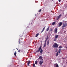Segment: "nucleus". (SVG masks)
<instances>
[{"mask_svg":"<svg viewBox=\"0 0 67 67\" xmlns=\"http://www.w3.org/2000/svg\"><path fill=\"white\" fill-rule=\"evenodd\" d=\"M58 47V44L56 43H54L53 46V47L55 48H57Z\"/></svg>","mask_w":67,"mask_h":67,"instance_id":"nucleus-1","label":"nucleus"},{"mask_svg":"<svg viewBox=\"0 0 67 67\" xmlns=\"http://www.w3.org/2000/svg\"><path fill=\"white\" fill-rule=\"evenodd\" d=\"M43 60L42 59L39 61V64L40 65V66H41L43 64Z\"/></svg>","mask_w":67,"mask_h":67,"instance_id":"nucleus-2","label":"nucleus"},{"mask_svg":"<svg viewBox=\"0 0 67 67\" xmlns=\"http://www.w3.org/2000/svg\"><path fill=\"white\" fill-rule=\"evenodd\" d=\"M41 47H42V46H40V47L39 48V49L36 52V53H37L38 52H40V51L41 50Z\"/></svg>","mask_w":67,"mask_h":67,"instance_id":"nucleus-3","label":"nucleus"},{"mask_svg":"<svg viewBox=\"0 0 67 67\" xmlns=\"http://www.w3.org/2000/svg\"><path fill=\"white\" fill-rule=\"evenodd\" d=\"M67 25V23L65 22V23H64L63 24V25L62 26V27H65Z\"/></svg>","mask_w":67,"mask_h":67,"instance_id":"nucleus-4","label":"nucleus"},{"mask_svg":"<svg viewBox=\"0 0 67 67\" xmlns=\"http://www.w3.org/2000/svg\"><path fill=\"white\" fill-rule=\"evenodd\" d=\"M62 24H63V23H62V22H60L59 23V25L58 26V27H60V26H61L62 25Z\"/></svg>","mask_w":67,"mask_h":67,"instance_id":"nucleus-5","label":"nucleus"},{"mask_svg":"<svg viewBox=\"0 0 67 67\" xmlns=\"http://www.w3.org/2000/svg\"><path fill=\"white\" fill-rule=\"evenodd\" d=\"M57 29H56L54 30V33L55 34H56L57 33Z\"/></svg>","mask_w":67,"mask_h":67,"instance_id":"nucleus-6","label":"nucleus"},{"mask_svg":"<svg viewBox=\"0 0 67 67\" xmlns=\"http://www.w3.org/2000/svg\"><path fill=\"white\" fill-rule=\"evenodd\" d=\"M30 62H31V61L30 60L28 61V63H27V66H29V65H30Z\"/></svg>","mask_w":67,"mask_h":67,"instance_id":"nucleus-7","label":"nucleus"},{"mask_svg":"<svg viewBox=\"0 0 67 67\" xmlns=\"http://www.w3.org/2000/svg\"><path fill=\"white\" fill-rule=\"evenodd\" d=\"M58 37V35H56L55 37V38H57Z\"/></svg>","mask_w":67,"mask_h":67,"instance_id":"nucleus-8","label":"nucleus"},{"mask_svg":"<svg viewBox=\"0 0 67 67\" xmlns=\"http://www.w3.org/2000/svg\"><path fill=\"white\" fill-rule=\"evenodd\" d=\"M45 27H44L43 29L42 30V31L41 32V33H42V32H43V31H44V30H45Z\"/></svg>","mask_w":67,"mask_h":67,"instance_id":"nucleus-9","label":"nucleus"},{"mask_svg":"<svg viewBox=\"0 0 67 67\" xmlns=\"http://www.w3.org/2000/svg\"><path fill=\"white\" fill-rule=\"evenodd\" d=\"M45 27H44L43 29L42 30V31L41 32V33H42V32H43V31H44V30H45Z\"/></svg>","mask_w":67,"mask_h":67,"instance_id":"nucleus-10","label":"nucleus"},{"mask_svg":"<svg viewBox=\"0 0 67 67\" xmlns=\"http://www.w3.org/2000/svg\"><path fill=\"white\" fill-rule=\"evenodd\" d=\"M16 52L15 51L14 53V55L15 57L16 56Z\"/></svg>","mask_w":67,"mask_h":67,"instance_id":"nucleus-11","label":"nucleus"},{"mask_svg":"<svg viewBox=\"0 0 67 67\" xmlns=\"http://www.w3.org/2000/svg\"><path fill=\"white\" fill-rule=\"evenodd\" d=\"M39 58L40 59H41V60L43 59H42V57L41 56H40L39 57Z\"/></svg>","mask_w":67,"mask_h":67,"instance_id":"nucleus-12","label":"nucleus"},{"mask_svg":"<svg viewBox=\"0 0 67 67\" xmlns=\"http://www.w3.org/2000/svg\"><path fill=\"white\" fill-rule=\"evenodd\" d=\"M42 52H43V49H41L40 51V53L41 54H42Z\"/></svg>","mask_w":67,"mask_h":67,"instance_id":"nucleus-13","label":"nucleus"},{"mask_svg":"<svg viewBox=\"0 0 67 67\" xmlns=\"http://www.w3.org/2000/svg\"><path fill=\"white\" fill-rule=\"evenodd\" d=\"M49 27H48L46 30L47 31H48V30H49Z\"/></svg>","mask_w":67,"mask_h":67,"instance_id":"nucleus-14","label":"nucleus"},{"mask_svg":"<svg viewBox=\"0 0 67 67\" xmlns=\"http://www.w3.org/2000/svg\"><path fill=\"white\" fill-rule=\"evenodd\" d=\"M55 24V22H54L52 24V25H54Z\"/></svg>","mask_w":67,"mask_h":67,"instance_id":"nucleus-15","label":"nucleus"},{"mask_svg":"<svg viewBox=\"0 0 67 67\" xmlns=\"http://www.w3.org/2000/svg\"><path fill=\"white\" fill-rule=\"evenodd\" d=\"M38 35H39V34H36L35 37H37V36H38Z\"/></svg>","mask_w":67,"mask_h":67,"instance_id":"nucleus-16","label":"nucleus"},{"mask_svg":"<svg viewBox=\"0 0 67 67\" xmlns=\"http://www.w3.org/2000/svg\"><path fill=\"white\" fill-rule=\"evenodd\" d=\"M49 40H48V41L47 42V45H48V44H49Z\"/></svg>","mask_w":67,"mask_h":67,"instance_id":"nucleus-17","label":"nucleus"},{"mask_svg":"<svg viewBox=\"0 0 67 67\" xmlns=\"http://www.w3.org/2000/svg\"><path fill=\"white\" fill-rule=\"evenodd\" d=\"M58 52H57L56 54V56H58Z\"/></svg>","mask_w":67,"mask_h":67,"instance_id":"nucleus-18","label":"nucleus"},{"mask_svg":"<svg viewBox=\"0 0 67 67\" xmlns=\"http://www.w3.org/2000/svg\"><path fill=\"white\" fill-rule=\"evenodd\" d=\"M21 40H22V39H19V43H20L21 42Z\"/></svg>","mask_w":67,"mask_h":67,"instance_id":"nucleus-19","label":"nucleus"},{"mask_svg":"<svg viewBox=\"0 0 67 67\" xmlns=\"http://www.w3.org/2000/svg\"><path fill=\"white\" fill-rule=\"evenodd\" d=\"M60 49H59L58 50V52L59 53H60V52H61Z\"/></svg>","mask_w":67,"mask_h":67,"instance_id":"nucleus-20","label":"nucleus"},{"mask_svg":"<svg viewBox=\"0 0 67 67\" xmlns=\"http://www.w3.org/2000/svg\"><path fill=\"white\" fill-rule=\"evenodd\" d=\"M55 67H59V66H58V65L57 64Z\"/></svg>","mask_w":67,"mask_h":67,"instance_id":"nucleus-21","label":"nucleus"},{"mask_svg":"<svg viewBox=\"0 0 67 67\" xmlns=\"http://www.w3.org/2000/svg\"><path fill=\"white\" fill-rule=\"evenodd\" d=\"M49 37H48V36H47V37L46 40H48V39Z\"/></svg>","mask_w":67,"mask_h":67,"instance_id":"nucleus-22","label":"nucleus"},{"mask_svg":"<svg viewBox=\"0 0 67 67\" xmlns=\"http://www.w3.org/2000/svg\"><path fill=\"white\" fill-rule=\"evenodd\" d=\"M37 61H36L35 62V64H37Z\"/></svg>","mask_w":67,"mask_h":67,"instance_id":"nucleus-23","label":"nucleus"},{"mask_svg":"<svg viewBox=\"0 0 67 67\" xmlns=\"http://www.w3.org/2000/svg\"><path fill=\"white\" fill-rule=\"evenodd\" d=\"M54 41H56V38H55L53 40Z\"/></svg>","mask_w":67,"mask_h":67,"instance_id":"nucleus-24","label":"nucleus"},{"mask_svg":"<svg viewBox=\"0 0 67 67\" xmlns=\"http://www.w3.org/2000/svg\"><path fill=\"white\" fill-rule=\"evenodd\" d=\"M41 11H42V10L41 9H40L39 11V12H41Z\"/></svg>","mask_w":67,"mask_h":67,"instance_id":"nucleus-25","label":"nucleus"},{"mask_svg":"<svg viewBox=\"0 0 67 67\" xmlns=\"http://www.w3.org/2000/svg\"><path fill=\"white\" fill-rule=\"evenodd\" d=\"M33 67H35V64L34 63L33 64Z\"/></svg>","mask_w":67,"mask_h":67,"instance_id":"nucleus-26","label":"nucleus"},{"mask_svg":"<svg viewBox=\"0 0 67 67\" xmlns=\"http://www.w3.org/2000/svg\"><path fill=\"white\" fill-rule=\"evenodd\" d=\"M46 42H47V40H46L45 41L44 44H46Z\"/></svg>","mask_w":67,"mask_h":67,"instance_id":"nucleus-27","label":"nucleus"},{"mask_svg":"<svg viewBox=\"0 0 67 67\" xmlns=\"http://www.w3.org/2000/svg\"><path fill=\"white\" fill-rule=\"evenodd\" d=\"M46 44H45V43H44V46H43V47H45V46H46Z\"/></svg>","mask_w":67,"mask_h":67,"instance_id":"nucleus-28","label":"nucleus"},{"mask_svg":"<svg viewBox=\"0 0 67 67\" xmlns=\"http://www.w3.org/2000/svg\"><path fill=\"white\" fill-rule=\"evenodd\" d=\"M59 48H62V46H60L59 47Z\"/></svg>","mask_w":67,"mask_h":67,"instance_id":"nucleus-29","label":"nucleus"},{"mask_svg":"<svg viewBox=\"0 0 67 67\" xmlns=\"http://www.w3.org/2000/svg\"><path fill=\"white\" fill-rule=\"evenodd\" d=\"M61 16H62V15H60L59 16H58V17H61Z\"/></svg>","mask_w":67,"mask_h":67,"instance_id":"nucleus-30","label":"nucleus"},{"mask_svg":"<svg viewBox=\"0 0 67 67\" xmlns=\"http://www.w3.org/2000/svg\"><path fill=\"white\" fill-rule=\"evenodd\" d=\"M18 52H20V50H19L18 51Z\"/></svg>","mask_w":67,"mask_h":67,"instance_id":"nucleus-31","label":"nucleus"},{"mask_svg":"<svg viewBox=\"0 0 67 67\" xmlns=\"http://www.w3.org/2000/svg\"><path fill=\"white\" fill-rule=\"evenodd\" d=\"M37 15V14H35V16H36Z\"/></svg>","mask_w":67,"mask_h":67,"instance_id":"nucleus-32","label":"nucleus"},{"mask_svg":"<svg viewBox=\"0 0 67 67\" xmlns=\"http://www.w3.org/2000/svg\"><path fill=\"white\" fill-rule=\"evenodd\" d=\"M61 0H59V2H60Z\"/></svg>","mask_w":67,"mask_h":67,"instance_id":"nucleus-33","label":"nucleus"},{"mask_svg":"<svg viewBox=\"0 0 67 67\" xmlns=\"http://www.w3.org/2000/svg\"><path fill=\"white\" fill-rule=\"evenodd\" d=\"M59 18H60V17H58V19H59Z\"/></svg>","mask_w":67,"mask_h":67,"instance_id":"nucleus-34","label":"nucleus"},{"mask_svg":"<svg viewBox=\"0 0 67 67\" xmlns=\"http://www.w3.org/2000/svg\"><path fill=\"white\" fill-rule=\"evenodd\" d=\"M57 50L56 51H55V52H57Z\"/></svg>","mask_w":67,"mask_h":67,"instance_id":"nucleus-35","label":"nucleus"},{"mask_svg":"<svg viewBox=\"0 0 67 67\" xmlns=\"http://www.w3.org/2000/svg\"><path fill=\"white\" fill-rule=\"evenodd\" d=\"M16 49H17V50H18V49L17 48H16Z\"/></svg>","mask_w":67,"mask_h":67,"instance_id":"nucleus-36","label":"nucleus"},{"mask_svg":"<svg viewBox=\"0 0 67 67\" xmlns=\"http://www.w3.org/2000/svg\"><path fill=\"white\" fill-rule=\"evenodd\" d=\"M14 50H15V49H14Z\"/></svg>","mask_w":67,"mask_h":67,"instance_id":"nucleus-37","label":"nucleus"},{"mask_svg":"<svg viewBox=\"0 0 67 67\" xmlns=\"http://www.w3.org/2000/svg\"><path fill=\"white\" fill-rule=\"evenodd\" d=\"M63 59H64V58H63Z\"/></svg>","mask_w":67,"mask_h":67,"instance_id":"nucleus-38","label":"nucleus"}]
</instances>
